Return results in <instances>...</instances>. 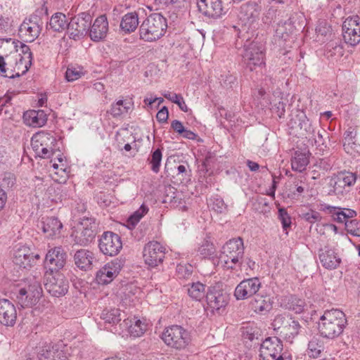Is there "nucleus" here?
Masks as SVG:
<instances>
[{
	"mask_svg": "<svg viewBox=\"0 0 360 360\" xmlns=\"http://www.w3.org/2000/svg\"><path fill=\"white\" fill-rule=\"evenodd\" d=\"M231 27L237 32L238 38L245 40L241 53L242 60L246 68L250 71L265 66V48L262 42L253 41L249 43L250 24H238Z\"/></svg>",
	"mask_w": 360,
	"mask_h": 360,
	"instance_id": "1",
	"label": "nucleus"
},
{
	"mask_svg": "<svg viewBox=\"0 0 360 360\" xmlns=\"http://www.w3.org/2000/svg\"><path fill=\"white\" fill-rule=\"evenodd\" d=\"M347 321L343 311L333 309L326 310L320 317L318 330L320 336L328 340H334L342 334Z\"/></svg>",
	"mask_w": 360,
	"mask_h": 360,
	"instance_id": "2",
	"label": "nucleus"
},
{
	"mask_svg": "<svg viewBox=\"0 0 360 360\" xmlns=\"http://www.w3.org/2000/svg\"><path fill=\"white\" fill-rule=\"evenodd\" d=\"M245 255L242 238L229 240L221 248L219 259L226 269H241Z\"/></svg>",
	"mask_w": 360,
	"mask_h": 360,
	"instance_id": "3",
	"label": "nucleus"
},
{
	"mask_svg": "<svg viewBox=\"0 0 360 360\" xmlns=\"http://www.w3.org/2000/svg\"><path fill=\"white\" fill-rule=\"evenodd\" d=\"M272 326L277 335L290 343L298 335L302 328L299 321L291 316H276Z\"/></svg>",
	"mask_w": 360,
	"mask_h": 360,
	"instance_id": "4",
	"label": "nucleus"
},
{
	"mask_svg": "<svg viewBox=\"0 0 360 360\" xmlns=\"http://www.w3.org/2000/svg\"><path fill=\"white\" fill-rule=\"evenodd\" d=\"M57 141L56 137L45 131H41L33 135L31 146L35 155L41 158H49L54 153V146Z\"/></svg>",
	"mask_w": 360,
	"mask_h": 360,
	"instance_id": "5",
	"label": "nucleus"
},
{
	"mask_svg": "<svg viewBox=\"0 0 360 360\" xmlns=\"http://www.w3.org/2000/svg\"><path fill=\"white\" fill-rule=\"evenodd\" d=\"M164 342L174 349H184L191 341L189 332L181 326L172 325L166 328L162 334Z\"/></svg>",
	"mask_w": 360,
	"mask_h": 360,
	"instance_id": "6",
	"label": "nucleus"
},
{
	"mask_svg": "<svg viewBox=\"0 0 360 360\" xmlns=\"http://www.w3.org/2000/svg\"><path fill=\"white\" fill-rule=\"evenodd\" d=\"M355 174L344 172L334 174L330 179L328 185L330 188L329 194L335 195L338 198L345 197L350 191V188L356 183Z\"/></svg>",
	"mask_w": 360,
	"mask_h": 360,
	"instance_id": "7",
	"label": "nucleus"
},
{
	"mask_svg": "<svg viewBox=\"0 0 360 360\" xmlns=\"http://www.w3.org/2000/svg\"><path fill=\"white\" fill-rule=\"evenodd\" d=\"M229 303V295L216 286H211L206 293V306L207 314H220Z\"/></svg>",
	"mask_w": 360,
	"mask_h": 360,
	"instance_id": "8",
	"label": "nucleus"
},
{
	"mask_svg": "<svg viewBox=\"0 0 360 360\" xmlns=\"http://www.w3.org/2000/svg\"><path fill=\"white\" fill-rule=\"evenodd\" d=\"M41 256L25 245H16L13 250V262L20 269H30L39 261Z\"/></svg>",
	"mask_w": 360,
	"mask_h": 360,
	"instance_id": "9",
	"label": "nucleus"
},
{
	"mask_svg": "<svg viewBox=\"0 0 360 360\" xmlns=\"http://www.w3.org/2000/svg\"><path fill=\"white\" fill-rule=\"evenodd\" d=\"M96 235V224L91 218L82 219L76 230L72 233L74 242L79 245L86 246L90 244Z\"/></svg>",
	"mask_w": 360,
	"mask_h": 360,
	"instance_id": "10",
	"label": "nucleus"
},
{
	"mask_svg": "<svg viewBox=\"0 0 360 360\" xmlns=\"http://www.w3.org/2000/svg\"><path fill=\"white\" fill-rule=\"evenodd\" d=\"M42 293L43 290L40 281L33 278L27 288H22L20 289L17 299L22 307H30L39 301Z\"/></svg>",
	"mask_w": 360,
	"mask_h": 360,
	"instance_id": "11",
	"label": "nucleus"
},
{
	"mask_svg": "<svg viewBox=\"0 0 360 360\" xmlns=\"http://www.w3.org/2000/svg\"><path fill=\"white\" fill-rule=\"evenodd\" d=\"M165 247L155 240L146 243L143 250V257L145 264L151 268L162 264L165 257Z\"/></svg>",
	"mask_w": 360,
	"mask_h": 360,
	"instance_id": "12",
	"label": "nucleus"
},
{
	"mask_svg": "<svg viewBox=\"0 0 360 360\" xmlns=\"http://www.w3.org/2000/svg\"><path fill=\"white\" fill-rule=\"evenodd\" d=\"M124 260L115 258L106 263L96 273V280L100 285H106L111 283L117 276L124 266Z\"/></svg>",
	"mask_w": 360,
	"mask_h": 360,
	"instance_id": "13",
	"label": "nucleus"
},
{
	"mask_svg": "<svg viewBox=\"0 0 360 360\" xmlns=\"http://www.w3.org/2000/svg\"><path fill=\"white\" fill-rule=\"evenodd\" d=\"M100 251L108 256L117 255L122 248L120 236L112 231H105L98 240Z\"/></svg>",
	"mask_w": 360,
	"mask_h": 360,
	"instance_id": "14",
	"label": "nucleus"
},
{
	"mask_svg": "<svg viewBox=\"0 0 360 360\" xmlns=\"http://www.w3.org/2000/svg\"><path fill=\"white\" fill-rule=\"evenodd\" d=\"M44 286L53 297H60L68 292L69 283L63 274L56 272L54 275L47 278Z\"/></svg>",
	"mask_w": 360,
	"mask_h": 360,
	"instance_id": "15",
	"label": "nucleus"
},
{
	"mask_svg": "<svg viewBox=\"0 0 360 360\" xmlns=\"http://www.w3.org/2000/svg\"><path fill=\"white\" fill-rule=\"evenodd\" d=\"M283 352L282 342L276 337L266 338L259 348V356L263 360H275Z\"/></svg>",
	"mask_w": 360,
	"mask_h": 360,
	"instance_id": "16",
	"label": "nucleus"
},
{
	"mask_svg": "<svg viewBox=\"0 0 360 360\" xmlns=\"http://www.w3.org/2000/svg\"><path fill=\"white\" fill-rule=\"evenodd\" d=\"M320 210L328 214L336 223L345 224L349 219L355 217L357 214L356 212L352 209L331 206L327 204H321Z\"/></svg>",
	"mask_w": 360,
	"mask_h": 360,
	"instance_id": "17",
	"label": "nucleus"
},
{
	"mask_svg": "<svg viewBox=\"0 0 360 360\" xmlns=\"http://www.w3.org/2000/svg\"><path fill=\"white\" fill-rule=\"evenodd\" d=\"M261 285L257 277L244 279L236 286L234 296L238 300L248 299L259 291Z\"/></svg>",
	"mask_w": 360,
	"mask_h": 360,
	"instance_id": "18",
	"label": "nucleus"
},
{
	"mask_svg": "<svg viewBox=\"0 0 360 360\" xmlns=\"http://www.w3.org/2000/svg\"><path fill=\"white\" fill-rule=\"evenodd\" d=\"M319 259L322 266L328 270H333L340 266L342 259L336 250L326 245L319 250Z\"/></svg>",
	"mask_w": 360,
	"mask_h": 360,
	"instance_id": "19",
	"label": "nucleus"
},
{
	"mask_svg": "<svg viewBox=\"0 0 360 360\" xmlns=\"http://www.w3.org/2000/svg\"><path fill=\"white\" fill-rule=\"evenodd\" d=\"M199 11L209 18L217 19L225 14L221 0H198Z\"/></svg>",
	"mask_w": 360,
	"mask_h": 360,
	"instance_id": "20",
	"label": "nucleus"
},
{
	"mask_svg": "<svg viewBox=\"0 0 360 360\" xmlns=\"http://www.w3.org/2000/svg\"><path fill=\"white\" fill-rule=\"evenodd\" d=\"M67 255L61 246L55 247L49 250L46 255L45 262L49 265L51 271L61 269L66 263Z\"/></svg>",
	"mask_w": 360,
	"mask_h": 360,
	"instance_id": "21",
	"label": "nucleus"
},
{
	"mask_svg": "<svg viewBox=\"0 0 360 360\" xmlns=\"http://www.w3.org/2000/svg\"><path fill=\"white\" fill-rule=\"evenodd\" d=\"M167 24H141L140 37L145 41H153L162 37Z\"/></svg>",
	"mask_w": 360,
	"mask_h": 360,
	"instance_id": "22",
	"label": "nucleus"
},
{
	"mask_svg": "<svg viewBox=\"0 0 360 360\" xmlns=\"http://www.w3.org/2000/svg\"><path fill=\"white\" fill-rule=\"evenodd\" d=\"M17 312L14 304L7 299L0 300V323L13 326L15 323Z\"/></svg>",
	"mask_w": 360,
	"mask_h": 360,
	"instance_id": "23",
	"label": "nucleus"
},
{
	"mask_svg": "<svg viewBox=\"0 0 360 360\" xmlns=\"http://www.w3.org/2000/svg\"><path fill=\"white\" fill-rule=\"evenodd\" d=\"M39 227L48 238H56L60 236L63 224L55 217H43Z\"/></svg>",
	"mask_w": 360,
	"mask_h": 360,
	"instance_id": "24",
	"label": "nucleus"
},
{
	"mask_svg": "<svg viewBox=\"0 0 360 360\" xmlns=\"http://www.w3.org/2000/svg\"><path fill=\"white\" fill-rule=\"evenodd\" d=\"M75 265L80 269L87 271L92 268L96 259L94 252L86 249H81L74 255Z\"/></svg>",
	"mask_w": 360,
	"mask_h": 360,
	"instance_id": "25",
	"label": "nucleus"
},
{
	"mask_svg": "<svg viewBox=\"0 0 360 360\" xmlns=\"http://www.w3.org/2000/svg\"><path fill=\"white\" fill-rule=\"evenodd\" d=\"M38 360H68L65 352L51 344L41 347L38 352Z\"/></svg>",
	"mask_w": 360,
	"mask_h": 360,
	"instance_id": "26",
	"label": "nucleus"
},
{
	"mask_svg": "<svg viewBox=\"0 0 360 360\" xmlns=\"http://www.w3.org/2000/svg\"><path fill=\"white\" fill-rule=\"evenodd\" d=\"M342 36L346 44L357 45L360 42V24H342Z\"/></svg>",
	"mask_w": 360,
	"mask_h": 360,
	"instance_id": "27",
	"label": "nucleus"
},
{
	"mask_svg": "<svg viewBox=\"0 0 360 360\" xmlns=\"http://www.w3.org/2000/svg\"><path fill=\"white\" fill-rule=\"evenodd\" d=\"M259 15L257 5L250 3L243 4L238 12V20L241 22H254Z\"/></svg>",
	"mask_w": 360,
	"mask_h": 360,
	"instance_id": "28",
	"label": "nucleus"
},
{
	"mask_svg": "<svg viewBox=\"0 0 360 360\" xmlns=\"http://www.w3.org/2000/svg\"><path fill=\"white\" fill-rule=\"evenodd\" d=\"M24 122L32 127H41L46 124L47 115L44 110H28L23 115Z\"/></svg>",
	"mask_w": 360,
	"mask_h": 360,
	"instance_id": "29",
	"label": "nucleus"
},
{
	"mask_svg": "<svg viewBox=\"0 0 360 360\" xmlns=\"http://www.w3.org/2000/svg\"><path fill=\"white\" fill-rule=\"evenodd\" d=\"M11 42L12 41V44L13 45V49L17 51L18 49V44H20V50H21V52L24 55V56H22L24 58H25V60L27 61L25 65L24 66L23 69L22 70L20 74H25L29 68H30V66L32 65V60H33V55H32V53L30 49V47L19 41H15V40H12L11 38H0V42H1V44L3 42Z\"/></svg>",
	"mask_w": 360,
	"mask_h": 360,
	"instance_id": "30",
	"label": "nucleus"
},
{
	"mask_svg": "<svg viewBox=\"0 0 360 360\" xmlns=\"http://www.w3.org/2000/svg\"><path fill=\"white\" fill-rule=\"evenodd\" d=\"M41 31L39 24H20L18 35L26 42H32L38 37Z\"/></svg>",
	"mask_w": 360,
	"mask_h": 360,
	"instance_id": "31",
	"label": "nucleus"
},
{
	"mask_svg": "<svg viewBox=\"0 0 360 360\" xmlns=\"http://www.w3.org/2000/svg\"><path fill=\"white\" fill-rule=\"evenodd\" d=\"M120 327L129 332L131 336L134 338L141 337L146 330V325L140 320H136L134 323L129 319H124L122 323H120Z\"/></svg>",
	"mask_w": 360,
	"mask_h": 360,
	"instance_id": "32",
	"label": "nucleus"
},
{
	"mask_svg": "<svg viewBox=\"0 0 360 360\" xmlns=\"http://www.w3.org/2000/svg\"><path fill=\"white\" fill-rule=\"evenodd\" d=\"M281 305L283 308L292 311L295 314H301L306 307L305 301L295 295H289L283 297Z\"/></svg>",
	"mask_w": 360,
	"mask_h": 360,
	"instance_id": "33",
	"label": "nucleus"
},
{
	"mask_svg": "<svg viewBox=\"0 0 360 360\" xmlns=\"http://www.w3.org/2000/svg\"><path fill=\"white\" fill-rule=\"evenodd\" d=\"M273 301L268 295H257L250 302L251 309L257 314H265L272 309Z\"/></svg>",
	"mask_w": 360,
	"mask_h": 360,
	"instance_id": "34",
	"label": "nucleus"
},
{
	"mask_svg": "<svg viewBox=\"0 0 360 360\" xmlns=\"http://www.w3.org/2000/svg\"><path fill=\"white\" fill-rule=\"evenodd\" d=\"M324 349V343L321 338L314 335L309 341L306 352L310 358L317 359L321 356Z\"/></svg>",
	"mask_w": 360,
	"mask_h": 360,
	"instance_id": "35",
	"label": "nucleus"
},
{
	"mask_svg": "<svg viewBox=\"0 0 360 360\" xmlns=\"http://www.w3.org/2000/svg\"><path fill=\"white\" fill-rule=\"evenodd\" d=\"M174 173L176 176L173 178L176 179L172 180L174 184H186L191 181V169L187 163L174 167Z\"/></svg>",
	"mask_w": 360,
	"mask_h": 360,
	"instance_id": "36",
	"label": "nucleus"
},
{
	"mask_svg": "<svg viewBox=\"0 0 360 360\" xmlns=\"http://www.w3.org/2000/svg\"><path fill=\"white\" fill-rule=\"evenodd\" d=\"M197 252L202 259H210L215 256L216 248L213 243L207 239H204L199 245Z\"/></svg>",
	"mask_w": 360,
	"mask_h": 360,
	"instance_id": "37",
	"label": "nucleus"
},
{
	"mask_svg": "<svg viewBox=\"0 0 360 360\" xmlns=\"http://www.w3.org/2000/svg\"><path fill=\"white\" fill-rule=\"evenodd\" d=\"M91 25L89 32V37L94 41L103 39L108 31V24H88Z\"/></svg>",
	"mask_w": 360,
	"mask_h": 360,
	"instance_id": "38",
	"label": "nucleus"
},
{
	"mask_svg": "<svg viewBox=\"0 0 360 360\" xmlns=\"http://www.w3.org/2000/svg\"><path fill=\"white\" fill-rule=\"evenodd\" d=\"M304 129L307 131H310V133L313 134V136H314V143L317 147V149L320 152L323 153L328 148L327 144L326 143V140L327 139H329L328 133L325 129H322L321 131L319 130L317 132H316L315 130L314 129H312V130L311 131H310V129H311L310 124L309 126V129H307V128H305Z\"/></svg>",
	"mask_w": 360,
	"mask_h": 360,
	"instance_id": "39",
	"label": "nucleus"
},
{
	"mask_svg": "<svg viewBox=\"0 0 360 360\" xmlns=\"http://www.w3.org/2000/svg\"><path fill=\"white\" fill-rule=\"evenodd\" d=\"M205 285L199 281L193 282L188 288V294L192 299L200 301L205 297Z\"/></svg>",
	"mask_w": 360,
	"mask_h": 360,
	"instance_id": "40",
	"label": "nucleus"
},
{
	"mask_svg": "<svg viewBox=\"0 0 360 360\" xmlns=\"http://www.w3.org/2000/svg\"><path fill=\"white\" fill-rule=\"evenodd\" d=\"M309 163L307 157L304 153L295 152V156L291 160V167L292 170L302 172L306 169Z\"/></svg>",
	"mask_w": 360,
	"mask_h": 360,
	"instance_id": "41",
	"label": "nucleus"
},
{
	"mask_svg": "<svg viewBox=\"0 0 360 360\" xmlns=\"http://www.w3.org/2000/svg\"><path fill=\"white\" fill-rule=\"evenodd\" d=\"M101 318L105 321V323L112 325L119 323L122 320L120 310L115 308L103 310Z\"/></svg>",
	"mask_w": 360,
	"mask_h": 360,
	"instance_id": "42",
	"label": "nucleus"
},
{
	"mask_svg": "<svg viewBox=\"0 0 360 360\" xmlns=\"http://www.w3.org/2000/svg\"><path fill=\"white\" fill-rule=\"evenodd\" d=\"M131 108L129 102L123 100H119L115 103H112L110 110V115L114 117H117L126 115Z\"/></svg>",
	"mask_w": 360,
	"mask_h": 360,
	"instance_id": "43",
	"label": "nucleus"
},
{
	"mask_svg": "<svg viewBox=\"0 0 360 360\" xmlns=\"http://www.w3.org/2000/svg\"><path fill=\"white\" fill-rule=\"evenodd\" d=\"M86 74L84 68L77 65H69L65 72V79L68 82H74Z\"/></svg>",
	"mask_w": 360,
	"mask_h": 360,
	"instance_id": "44",
	"label": "nucleus"
},
{
	"mask_svg": "<svg viewBox=\"0 0 360 360\" xmlns=\"http://www.w3.org/2000/svg\"><path fill=\"white\" fill-rule=\"evenodd\" d=\"M344 49L339 41H330L326 44L325 54L327 57L342 56Z\"/></svg>",
	"mask_w": 360,
	"mask_h": 360,
	"instance_id": "45",
	"label": "nucleus"
},
{
	"mask_svg": "<svg viewBox=\"0 0 360 360\" xmlns=\"http://www.w3.org/2000/svg\"><path fill=\"white\" fill-rule=\"evenodd\" d=\"M193 273V266L190 264H179L176 268V276L179 280L188 281Z\"/></svg>",
	"mask_w": 360,
	"mask_h": 360,
	"instance_id": "46",
	"label": "nucleus"
},
{
	"mask_svg": "<svg viewBox=\"0 0 360 360\" xmlns=\"http://www.w3.org/2000/svg\"><path fill=\"white\" fill-rule=\"evenodd\" d=\"M15 68H12L10 63H6L4 58L0 55V75L4 77L15 78L22 75L20 72L15 73Z\"/></svg>",
	"mask_w": 360,
	"mask_h": 360,
	"instance_id": "47",
	"label": "nucleus"
},
{
	"mask_svg": "<svg viewBox=\"0 0 360 360\" xmlns=\"http://www.w3.org/2000/svg\"><path fill=\"white\" fill-rule=\"evenodd\" d=\"M242 337L246 344L258 339L259 329L254 324H248L241 328Z\"/></svg>",
	"mask_w": 360,
	"mask_h": 360,
	"instance_id": "48",
	"label": "nucleus"
},
{
	"mask_svg": "<svg viewBox=\"0 0 360 360\" xmlns=\"http://www.w3.org/2000/svg\"><path fill=\"white\" fill-rule=\"evenodd\" d=\"M252 208L255 211L264 214L270 211V206L267 198L260 195H257L253 199Z\"/></svg>",
	"mask_w": 360,
	"mask_h": 360,
	"instance_id": "49",
	"label": "nucleus"
},
{
	"mask_svg": "<svg viewBox=\"0 0 360 360\" xmlns=\"http://www.w3.org/2000/svg\"><path fill=\"white\" fill-rule=\"evenodd\" d=\"M162 158V153L160 148H157L152 151L150 158L148 159L149 164L151 165V170L154 173H158L161 165Z\"/></svg>",
	"mask_w": 360,
	"mask_h": 360,
	"instance_id": "50",
	"label": "nucleus"
},
{
	"mask_svg": "<svg viewBox=\"0 0 360 360\" xmlns=\"http://www.w3.org/2000/svg\"><path fill=\"white\" fill-rule=\"evenodd\" d=\"M209 206L218 214H223L227 211V205L219 195H214L210 198Z\"/></svg>",
	"mask_w": 360,
	"mask_h": 360,
	"instance_id": "51",
	"label": "nucleus"
},
{
	"mask_svg": "<svg viewBox=\"0 0 360 360\" xmlns=\"http://www.w3.org/2000/svg\"><path fill=\"white\" fill-rule=\"evenodd\" d=\"M29 22H39L45 21L48 22V8L44 5L35 10V11L30 16Z\"/></svg>",
	"mask_w": 360,
	"mask_h": 360,
	"instance_id": "52",
	"label": "nucleus"
},
{
	"mask_svg": "<svg viewBox=\"0 0 360 360\" xmlns=\"http://www.w3.org/2000/svg\"><path fill=\"white\" fill-rule=\"evenodd\" d=\"M163 96L172 103H176L182 111L185 112L188 111V108L187 107V105L186 104L185 101L181 94L167 91L163 94Z\"/></svg>",
	"mask_w": 360,
	"mask_h": 360,
	"instance_id": "53",
	"label": "nucleus"
},
{
	"mask_svg": "<svg viewBox=\"0 0 360 360\" xmlns=\"http://www.w3.org/2000/svg\"><path fill=\"white\" fill-rule=\"evenodd\" d=\"M74 191V186L71 184H58L54 188V191L56 195H58V198L60 200L66 199L70 197Z\"/></svg>",
	"mask_w": 360,
	"mask_h": 360,
	"instance_id": "54",
	"label": "nucleus"
},
{
	"mask_svg": "<svg viewBox=\"0 0 360 360\" xmlns=\"http://www.w3.org/2000/svg\"><path fill=\"white\" fill-rule=\"evenodd\" d=\"M67 32L70 38L76 40L86 33V27L85 24H79V25H68Z\"/></svg>",
	"mask_w": 360,
	"mask_h": 360,
	"instance_id": "55",
	"label": "nucleus"
},
{
	"mask_svg": "<svg viewBox=\"0 0 360 360\" xmlns=\"http://www.w3.org/2000/svg\"><path fill=\"white\" fill-rule=\"evenodd\" d=\"M334 162L335 159L333 157H326L316 160L314 167L323 172H327L332 169Z\"/></svg>",
	"mask_w": 360,
	"mask_h": 360,
	"instance_id": "56",
	"label": "nucleus"
},
{
	"mask_svg": "<svg viewBox=\"0 0 360 360\" xmlns=\"http://www.w3.org/2000/svg\"><path fill=\"white\" fill-rule=\"evenodd\" d=\"M148 212V207L144 204L141 205L139 210L134 212L128 219L129 224L134 226L137 224L141 219Z\"/></svg>",
	"mask_w": 360,
	"mask_h": 360,
	"instance_id": "57",
	"label": "nucleus"
},
{
	"mask_svg": "<svg viewBox=\"0 0 360 360\" xmlns=\"http://www.w3.org/2000/svg\"><path fill=\"white\" fill-rule=\"evenodd\" d=\"M345 229L350 235L360 237V221L353 218L349 219V220L345 223Z\"/></svg>",
	"mask_w": 360,
	"mask_h": 360,
	"instance_id": "58",
	"label": "nucleus"
},
{
	"mask_svg": "<svg viewBox=\"0 0 360 360\" xmlns=\"http://www.w3.org/2000/svg\"><path fill=\"white\" fill-rule=\"evenodd\" d=\"M15 176L11 172H5L1 181V188L9 190L15 184Z\"/></svg>",
	"mask_w": 360,
	"mask_h": 360,
	"instance_id": "59",
	"label": "nucleus"
},
{
	"mask_svg": "<svg viewBox=\"0 0 360 360\" xmlns=\"http://www.w3.org/2000/svg\"><path fill=\"white\" fill-rule=\"evenodd\" d=\"M357 135V131L356 129L350 127H349L344 134V143H343V148L345 150H349L350 146L349 142L352 141L356 140V136Z\"/></svg>",
	"mask_w": 360,
	"mask_h": 360,
	"instance_id": "60",
	"label": "nucleus"
},
{
	"mask_svg": "<svg viewBox=\"0 0 360 360\" xmlns=\"http://www.w3.org/2000/svg\"><path fill=\"white\" fill-rule=\"evenodd\" d=\"M301 217L309 224H314L316 222L321 221L322 219L321 214L314 210H309L307 212H303Z\"/></svg>",
	"mask_w": 360,
	"mask_h": 360,
	"instance_id": "61",
	"label": "nucleus"
},
{
	"mask_svg": "<svg viewBox=\"0 0 360 360\" xmlns=\"http://www.w3.org/2000/svg\"><path fill=\"white\" fill-rule=\"evenodd\" d=\"M278 219L281 221L284 231H287L290 227L292 224L291 217L283 207L278 209Z\"/></svg>",
	"mask_w": 360,
	"mask_h": 360,
	"instance_id": "62",
	"label": "nucleus"
},
{
	"mask_svg": "<svg viewBox=\"0 0 360 360\" xmlns=\"http://www.w3.org/2000/svg\"><path fill=\"white\" fill-rule=\"evenodd\" d=\"M315 30L318 36L321 35L326 37L328 34H330L331 27L329 24H318L315 28Z\"/></svg>",
	"mask_w": 360,
	"mask_h": 360,
	"instance_id": "63",
	"label": "nucleus"
},
{
	"mask_svg": "<svg viewBox=\"0 0 360 360\" xmlns=\"http://www.w3.org/2000/svg\"><path fill=\"white\" fill-rule=\"evenodd\" d=\"M169 117L168 109L166 106H163L157 113L156 119L159 122H167Z\"/></svg>",
	"mask_w": 360,
	"mask_h": 360,
	"instance_id": "64",
	"label": "nucleus"
}]
</instances>
